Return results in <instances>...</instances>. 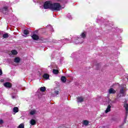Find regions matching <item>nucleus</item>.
Here are the masks:
<instances>
[{
	"label": "nucleus",
	"mask_w": 128,
	"mask_h": 128,
	"mask_svg": "<svg viewBox=\"0 0 128 128\" xmlns=\"http://www.w3.org/2000/svg\"><path fill=\"white\" fill-rule=\"evenodd\" d=\"M60 8H62V6L60 3L56 2L52 4V10L58 12L60 10Z\"/></svg>",
	"instance_id": "nucleus-1"
},
{
	"label": "nucleus",
	"mask_w": 128,
	"mask_h": 128,
	"mask_svg": "<svg viewBox=\"0 0 128 128\" xmlns=\"http://www.w3.org/2000/svg\"><path fill=\"white\" fill-rule=\"evenodd\" d=\"M52 2L48 0V1H46L44 2V10H52Z\"/></svg>",
	"instance_id": "nucleus-2"
},
{
	"label": "nucleus",
	"mask_w": 128,
	"mask_h": 128,
	"mask_svg": "<svg viewBox=\"0 0 128 128\" xmlns=\"http://www.w3.org/2000/svg\"><path fill=\"white\" fill-rule=\"evenodd\" d=\"M124 108L126 110V116H125V118H124V120H126L127 118H128V104H124Z\"/></svg>",
	"instance_id": "nucleus-3"
},
{
	"label": "nucleus",
	"mask_w": 128,
	"mask_h": 128,
	"mask_svg": "<svg viewBox=\"0 0 128 128\" xmlns=\"http://www.w3.org/2000/svg\"><path fill=\"white\" fill-rule=\"evenodd\" d=\"M8 6H4L1 10L2 12L4 14H8Z\"/></svg>",
	"instance_id": "nucleus-4"
},
{
	"label": "nucleus",
	"mask_w": 128,
	"mask_h": 128,
	"mask_svg": "<svg viewBox=\"0 0 128 128\" xmlns=\"http://www.w3.org/2000/svg\"><path fill=\"white\" fill-rule=\"evenodd\" d=\"M4 86H5V88H10L12 86V85L10 82H6L4 84Z\"/></svg>",
	"instance_id": "nucleus-5"
},
{
	"label": "nucleus",
	"mask_w": 128,
	"mask_h": 128,
	"mask_svg": "<svg viewBox=\"0 0 128 128\" xmlns=\"http://www.w3.org/2000/svg\"><path fill=\"white\" fill-rule=\"evenodd\" d=\"M32 38L34 40H38L40 39V36H38L36 34H33L32 36Z\"/></svg>",
	"instance_id": "nucleus-6"
},
{
	"label": "nucleus",
	"mask_w": 128,
	"mask_h": 128,
	"mask_svg": "<svg viewBox=\"0 0 128 128\" xmlns=\"http://www.w3.org/2000/svg\"><path fill=\"white\" fill-rule=\"evenodd\" d=\"M108 92L110 94H116V92L113 88H110V89H109Z\"/></svg>",
	"instance_id": "nucleus-7"
},
{
	"label": "nucleus",
	"mask_w": 128,
	"mask_h": 128,
	"mask_svg": "<svg viewBox=\"0 0 128 128\" xmlns=\"http://www.w3.org/2000/svg\"><path fill=\"white\" fill-rule=\"evenodd\" d=\"M110 108H112V106H110V105H108L107 107V108L105 110L106 114H108V112H110Z\"/></svg>",
	"instance_id": "nucleus-8"
},
{
	"label": "nucleus",
	"mask_w": 128,
	"mask_h": 128,
	"mask_svg": "<svg viewBox=\"0 0 128 128\" xmlns=\"http://www.w3.org/2000/svg\"><path fill=\"white\" fill-rule=\"evenodd\" d=\"M14 62H16V64H18V62H20V58H18V57H16L14 59Z\"/></svg>",
	"instance_id": "nucleus-9"
},
{
	"label": "nucleus",
	"mask_w": 128,
	"mask_h": 128,
	"mask_svg": "<svg viewBox=\"0 0 128 128\" xmlns=\"http://www.w3.org/2000/svg\"><path fill=\"white\" fill-rule=\"evenodd\" d=\"M77 102H84V98L82 97H78Z\"/></svg>",
	"instance_id": "nucleus-10"
},
{
	"label": "nucleus",
	"mask_w": 128,
	"mask_h": 128,
	"mask_svg": "<svg viewBox=\"0 0 128 128\" xmlns=\"http://www.w3.org/2000/svg\"><path fill=\"white\" fill-rule=\"evenodd\" d=\"M43 78H45L46 80H48V78H50V75L48 74H44L43 75Z\"/></svg>",
	"instance_id": "nucleus-11"
},
{
	"label": "nucleus",
	"mask_w": 128,
	"mask_h": 128,
	"mask_svg": "<svg viewBox=\"0 0 128 128\" xmlns=\"http://www.w3.org/2000/svg\"><path fill=\"white\" fill-rule=\"evenodd\" d=\"M30 124H32V126H34L36 124V120L32 119L30 120Z\"/></svg>",
	"instance_id": "nucleus-12"
},
{
	"label": "nucleus",
	"mask_w": 128,
	"mask_h": 128,
	"mask_svg": "<svg viewBox=\"0 0 128 128\" xmlns=\"http://www.w3.org/2000/svg\"><path fill=\"white\" fill-rule=\"evenodd\" d=\"M120 94H122L123 96H124V88H122L120 91Z\"/></svg>",
	"instance_id": "nucleus-13"
},
{
	"label": "nucleus",
	"mask_w": 128,
	"mask_h": 128,
	"mask_svg": "<svg viewBox=\"0 0 128 128\" xmlns=\"http://www.w3.org/2000/svg\"><path fill=\"white\" fill-rule=\"evenodd\" d=\"M61 80L62 82H66V78L64 76H62L61 77Z\"/></svg>",
	"instance_id": "nucleus-14"
},
{
	"label": "nucleus",
	"mask_w": 128,
	"mask_h": 128,
	"mask_svg": "<svg viewBox=\"0 0 128 128\" xmlns=\"http://www.w3.org/2000/svg\"><path fill=\"white\" fill-rule=\"evenodd\" d=\"M80 36L82 38H86V32H82Z\"/></svg>",
	"instance_id": "nucleus-15"
},
{
	"label": "nucleus",
	"mask_w": 128,
	"mask_h": 128,
	"mask_svg": "<svg viewBox=\"0 0 128 128\" xmlns=\"http://www.w3.org/2000/svg\"><path fill=\"white\" fill-rule=\"evenodd\" d=\"M8 36H9L8 34V33L4 34L2 36L3 38H8Z\"/></svg>",
	"instance_id": "nucleus-16"
},
{
	"label": "nucleus",
	"mask_w": 128,
	"mask_h": 128,
	"mask_svg": "<svg viewBox=\"0 0 128 128\" xmlns=\"http://www.w3.org/2000/svg\"><path fill=\"white\" fill-rule=\"evenodd\" d=\"M11 52H12V54H14V56L18 54V51H16V50H12L11 51Z\"/></svg>",
	"instance_id": "nucleus-17"
},
{
	"label": "nucleus",
	"mask_w": 128,
	"mask_h": 128,
	"mask_svg": "<svg viewBox=\"0 0 128 128\" xmlns=\"http://www.w3.org/2000/svg\"><path fill=\"white\" fill-rule=\"evenodd\" d=\"M52 72L54 74H58V72H59L58 70L54 69Z\"/></svg>",
	"instance_id": "nucleus-18"
},
{
	"label": "nucleus",
	"mask_w": 128,
	"mask_h": 128,
	"mask_svg": "<svg viewBox=\"0 0 128 128\" xmlns=\"http://www.w3.org/2000/svg\"><path fill=\"white\" fill-rule=\"evenodd\" d=\"M13 112H18V107H14V108H13Z\"/></svg>",
	"instance_id": "nucleus-19"
},
{
	"label": "nucleus",
	"mask_w": 128,
	"mask_h": 128,
	"mask_svg": "<svg viewBox=\"0 0 128 128\" xmlns=\"http://www.w3.org/2000/svg\"><path fill=\"white\" fill-rule=\"evenodd\" d=\"M30 34V31L28 30H24V34H26V36H27V34Z\"/></svg>",
	"instance_id": "nucleus-20"
},
{
	"label": "nucleus",
	"mask_w": 128,
	"mask_h": 128,
	"mask_svg": "<svg viewBox=\"0 0 128 128\" xmlns=\"http://www.w3.org/2000/svg\"><path fill=\"white\" fill-rule=\"evenodd\" d=\"M40 92H44L46 90V88L44 86H42L40 88Z\"/></svg>",
	"instance_id": "nucleus-21"
},
{
	"label": "nucleus",
	"mask_w": 128,
	"mask_h": 128,
	"mask_svg": "<svg viewBox=\"0 0 128 128\" xmlns=\"http://www.w3.org/2000/svg\"><path fill=\"white\" fill-rule=\"evenodd\" d=\"M90 122L86 120H84L83 122L84 125V126H88V124Z\"/></svg>",
	"instance_id": "nucleus-22"
},
{
	"label": "nucleus",
	"mask_w": 128,
	"mask_h": 128,
	"mask_svg": "<svg viewBox=\"0 0 128 128\" xmlns=\"http://www.w3.org/2000/svg\"><path fill=\"white\" fill-rule=\"evenodd\" d=\"M30 114H31V116H34V114H36V110H31L30 112Z\"/></svg>",
	"instance_id": "nucleus-23"
},
{
	"label": "nucleus",
	"mask_w": 128,
	"mask_h": 128,
	"mask_svg": "<svg viewBox=\"0 0 128 128\" xmlns=\"http://www.w3.org/2000/svg\"><path fill=\"white\" fill-rule=\"evenodd\" d=\"M18 128H24V124H20L19 125Z\"/></svg>",
	"instance_id": "nucleus-24"
},
{
	"label": "nucleus",
	"mask_w": 128,
	"mask_h": 128,
	"mask_svg": "<svg viewBox=\"0 0 128 128\" xmlns=\"http://www.w3.org/2000/svg\"><path fill=\"white\" fill-rule=\"evenodd\" d=\"M54 94H56V95H58L60 94V92H58V90H55Z\"/></svg>",
	"instance_id": "nucleus-25"
},
{
	"label": "nucleus",
	"mask_w": 128,
	"mask_h": 128,
	"mask_svg": "<svg viewBox=\"0 0 128 128\" xmlns=\"http://www.w3.org/2000/svg\"><path fill=\"white\" fill-rule=\"evenodd\" d=\"M4 124V120H0V124Z\"/></svg>",
	"instance_id": "nucleus-26"
},
{
	"label": "nucleus",
	"mask_w": 128,
	"mask_h": 128,
	"mask_svg": "<svg viewBox=\"0 0 128 128\" xmlns=\"http://www.w3.org/2000/svg\"><path fill=\"white\" fill-rule=\"evenodd\" d=\"M2 70L0 69V76H2Z\"/></svg>",
	"instance_id": "nucleus-27"
},
{
	"label": "nucleus",
	"mask_w": 128,
	"mask_h": 128,
	"mask_svg": "<svg viewBox=\"0 0 128 128\" xmlns=\"http://www.w3.org/2000/svg\"><path fill=\"white\" fill-rule=\"evenodd\" d=\"M58 2H62L64 0H58Z\"/></svg>",
	"instance_id": "nucleus-28"
},
{
	"label": "nucleus",
	"mask_w": 128,
	"mask_h": 128,
	"mask_svg": "<svg viewBox=\"0 0 128 128\" xmlns=\"http://www.w3.org/2000/svg\"><path fill=\"white\" fill-rule=\"evenodd\" d=\"M12 98H14V96H12Z\"/></svg>",
	"instance_id": "nucleus-29"
},
{
	"label": "nucleus",
	"mask_w": 128,
	"mask_h": 128,
	"mask_svg": "<svg viewBox=\"0 0 128 128\" xmlns=\"http://www.w3.org/2000/svg\"><path fill=\"white\" fill-rule=\"evenodd\" d=\"M112 102H114V101H112Z\"/></svg>",
	"instance_id": "nucleus-30"
},
{
	"label": "nucleus",
	"mask_w": 128,
	"mask_h": 128,
	"mask_svg": "<svg viewBox=\"0 0 128 128\" xmlns=\"http://www.w3.org/2000/svg\"><path fill=\"white\" fill-rule=\"evenodd\" d=\"M65 0L66 1V0Z\"/></svg>",
	"instance_id": "nucleus-31"
}]
</instances>
